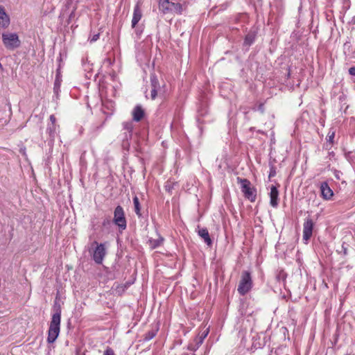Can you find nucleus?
<instances>
[{
    "label": "nucleus",
    "mask_w": 355,
    "mask_h": 355,
    "mask_svg": "<svg viewBox=\"0 0 355 355\" xmlns=\"http://www.w3.org/2000/svg\"><path fill=\"white\" fill-rule=\"evenodd\" d=\"M61 309L59 307L52 315L48 331L47 342L53 343L60 331Z\"/></svg>",
    "instance_id": "obj_1"
},
{
    "label": "nucleus",
    "mask_w": 355,
    "mask_h": 355,
    "mask_svg": "<svg viewBox=\"0 0 355 355\" xmlns=\"http://www.w3.org/2000/svg\"><path fill=\"white\" fill-rule=\"evenodd\" d=\"M237 182L241 184V189L244 197L252 202H255L257 199V189L252 186L250 180L238 177Z\"/></svg>",
    "instance_id": "obj_2"
},
{
    "label": "nucleus",
    "mask_w": 355,
    "mask_h": 355,
    "mask_svg": "<svg viewBox=\"0 0 355 355\" xmlns=\"http://www.w3.org/2000/svg\"><path fill=\"white\" fill-rule=\"evenodd\" d=\"M253 282L250 272L248 271H243L241 274V277L238 285L237 291L241 295L247 294L252 288Z\"/></svg>",
    "instance_id": "obj_3"
},
{
    "label": "nucleus",
    "mask_w": 355,
    "mask_h": 355,
    "mask_svg": "<svg viewBox=\"0 0 355 355\" xmlns=\"http://www.w3.org/2000/svg\"><path fill=\"white\" fill-rule=\"evenodd\" d=\"M2 41L5 47L8 50H14L20 46L21 42L17 33H3Z\"/></svg>",
    "instance_id": "obj_4"
},
{
    "label": "nucleus",
    "mask_w": 355,
    "mask_h": 355,
    "mask_svg": "<svg viewBox=\"0 0 355 355\" xmlns=\"http://www.w3.org/2000/svg\"><path fill=\"white\" fill-rule=\"evenodd\" d=\"M113 222L121 230H125L126 228L127 222L125 217L124 210L120 205H118L114 209Z\"/></svg>",
    "instance_id": "obj_5"
},
{
    "label": "nucleus",
    "mask_w": 355,
    "mask_h": 355,
    "mask_svg": "<svg viewBox=\"0 0 355 355\" xmlns=\"http://www.w3.org/2000/svg\"><path fill=\"white\" fill-rule=\"evenodd\" d=\"M313 227L314 222L311 218H307L304 220L303 223V240L306 243L312 236Z\"/></svg>",
    "instance_id": "obj_6"
},
{
    "label": "nucleus",
    "mask_w": 355,
    "mask_h": 355,
    "mask_svg": "<svg viewBox=\"0 0 355 355\" xmlns=\"http://www.w3.org/2000/svg\"><path fill=\"white\" fill-rule=\"evenodd\" d=\"M94 243L97 246L93 253V259L96 263L101 264L106 254L105 247L103 243L98 244L97 242H94Z\"/></svg>",
    "instance_id": "obj_7"
},
{
    "label": "nucleus",
    "mask_w": 355,
    "mask_h": 355,
    "mask_svg": "<svg viewBox=\"0 0 355 355\" xmlns=\"http://www.w3.org/2000/svg\"><path fill=\"white\" fill-rule=\"evenodd\" d=\"M209 332V329H207L204 330L202 332L199 333L198 336L193 340V344H191V345L189 347V349L193 351L197 350L202 344L205 338L207 336Z\"/></svg>",
    "instance_id": "obj_8"
},
{
    "label": "nucleus",
    "mask_w": 355,
    "mask_h": 355,
    "mask_svg": "<svg viewBox=\"0 0 355 355\" xmlns=\"http://www.w3.org/2000/svg\"><path fill=\"white\" fill-rule=\"evenodd\" d=\"M141 2H137L134 7L133 16L132 19V27L135 28L142 17V10L141 8Z\"/></svg>",
    "instance_id": "obj_9"
},
{
    "label": "nucleus",
    "mask_w": 355,
    "mask_h": 355,
    "mask_svg": "<svg viewBox=\"0 0 355 355\" xmlns=\"http://www.w3.org/2000/svg\"><path fill=\"white\" fill-rule=\"evenodd\" d=\"M278 197L279 191L277 188L274 185L271 186L270 192V205L274 208H276L278 206Z\"/></svg>",
    "instance_id": "obj_10"
},
{
    "label": "nucleus",
    "mask_w": 355,
    "mask_h": 355,
    "mask_svg": "<svg viewBox=\"0 0 355 355\" xmlns=\"http://www.w3.org/2000/svg\"><path fill=\"white\" fill-rule=\"evenodd\" d=\"M320 191L321 196L324 200H330L334 195L333 191L329 187L328 183L326 182L321 183Z\"/></svg>",
    "instance_id": "obj_11"
},
{
    "label": "nucleus",
    "mask_w": 355,
    "mask_h": 355,
    "mask_svg": "<svg viewBox=\"0 0 355 355\" xmlns=\"http://www.w3.org/2000/svg\"><path fill=\"white\" fill-rule=\"evenodd\" d=\"M171 3L168 0H159L158 8L159 10L164 14H167L173 11L171 8Z\"/></svg>",
    "instance_id": "obj_12"
},
{
    "label": "nucleus",
    "mask_w": 355,
    "mask_h": 355,
    "mask_svg": "<svg viewBox=\"0 0 355 355\" xmlns=\"http://www.w3.org/2000/svg\"><path fill=\"white\" fill-rule=\"evenodd\" d=\"M132 119L135 121H140L144 116L145 112L141 105H137L132 110Z\"/></svg>",
    "instance_id": "obj_13"
},
{
    "label": "nucleus",
    "mask_w": 355,
    "mask_h": 355,
    "mask_svg": "<svg viewBox=\"0 0 355 355\" xmlns=\"http://www.w3.org/2000/svg\"><path fill=\"white\" fill-rule=\"evenodd\" d=\"M10 24V17L6 14L4 8L0 6V26L6 28Z\"/></svg>",
    "instance_id": "obj_14"
},
{
    "label": "nucleus",
    "mask_w": 355,
    "mask_h": 355,
    "mask_svg": "<svg viewBox=\"0 0 355 355\" xmlns=\"http://www.w3.org/2000/svg\"><path fill=\"white\" fill-rule=\"evenodd\" d=\"M198 235L204 239L205 242L208 245L210 246L211 245L212 241L209 236V234L207 228L200 229L198 231Z\"/></svg>",
    "instance_id": "obj_15"
},
{
    "label": "nucleus",
    "mask_w": 355,
    "mask_h": 355,
    "mask_svg": "<svg viewBox=\"0 0 355 355\" xmlns=\"http://www.w3.org/2000/svg\"><path fill=\"white\" fill-rule=\"evenodd\" d=\"M133 204L135 214L140 217L141 216V206L139 198L137 196L133 197Z\"/></svg>",
    "instance_id": "obj_16"
},
{
    "label": "nucleus",
    "mask_w": 355,
    "mask_h": 355,
    "mask_svg": "<svg viewBox=\"0 0 355 355\" xmlns=\"http://www.w3.org/2000/svg\"><path fill=\"white\" fill-rule=\"evenodd\" d=\"M164 241V239L161 236H159L157 239H150L149 243L152 248H156L160 246Z\"/></svg>",
    "instance_id": "obj_17"
},
{
    "label": "nucleus",
    "mask_w": 355,
    "mask_h": 355,
    "mask_svg": "<svg viewBox=\"0 0 355 355\" xmlns=\"http://www.w3.org/2000/svg\"><path fill=\"white\" fill-rule=\"evenodd\" d=\"M157 331H158V328H156L155 329H152V330L148 331L144 335V340L145 341H148V340L153 339L156 336Z\"/></svg>",
    "instance_id": "obj_18"
},
{
    "label": "nucleus",
    "mask_w": 355,
    "mask_h": 355,
    "mask_svg": "<svg viewBox=\"0 0 355 355\" xmlns=\"http://www.w3.org/2000/svg\"><path fill=\"white\" fill-rule=\"evenodd\" d=\"M152 89L150 91V97L151 99L154 100L155 99L156 96H157V82L153 81L152 82Z\"/></svg>",
    "instance_id": "obj_19"
},
{
    "label": "nucleus",
    "mask_w": 355,
    "mask_h": 355,
    "mask_svg": "<svg viewBox=\"0 0 355 355\" xmlns=\"http://www.w3.org/2000/svg\"><path fill=\"white\" fill-rule=\"evenodd\" d=\"M171 8L176 13L181 14L182 11V6L179 3H171Z\"/></svg>",
    "instance_id": "obj_20"
},
{
    "label": "nucleus",
    "mask_w": 355,
    "mask_h": 355,
    "mask_svg": "<svg viewBox=\"0 0 355 355\" xmlns=\"http://www.w3.org/2000/svg\"><path fill=\"white\" fill-rule=\"evenodd\" d=\"M49 119L52 123V125H53V128H50V135H51V133L54 132L55 131V123H56V118L54 115H51L50 117H49Z\"/></svg>",
    "instance_id": "obj_21"
},
{
    "label": "nucleus",
    "mask_w": 355,
    "mask_h": 355,
    "mask_svg": "<svg viewBox=\"0 0 355 355\" xmlns=\"http://www.w3.org/2000/svg\"><path fill=\"white\" fill-rule=\"evenodd\" d=\"M103 355H116V354H115L114 350L111 347H107V348L105 349V350L103 352Z\"/></svg>",
    "instance_id": "obj_22"
},
{
    "label": "nucleus",
    "mask_w": 355,
    "mask_h": 355,
    "mask_svg": "<svg viewBox=\"0 0 355 355\" xmlns=\"http://www.w3.org/2000/svg\"><path fill=\"white\" fill-rule=\"evenodd\" d=\"M335 137V132H329L327 137H328V141L331 144L334 143V139Z\"/></svg>",
    "instance_id": "obj_23"
},
{
    "label": "nucleus",
    "mask_w": 355,
    "mask_h": 355,
    "mask_svg": "<svg viewBox=\"0 0 355 355\" xmlns=\"http://www.w3.org/2000/svg\"><path fill=\"white\" fill-rule=\"evenodd\" d=\"M253 42V38L251 35H248L245 38V43L247 44H251Z\"/></svg>",
    "instance_id": "obj_24"
},
{
    "label": "nucleus",
    "mask_w": 355,
    "mask_h": 355,
    "mask_svg": "<svg viewBox=\"0 0 355 355\" xmlns=\"http://www.w3.org/2000/svg\"><path fill=\"white\" fill-rule=\"evenodd\" d=\"M99 39V33L94 35L90 39L91 42L97 41Z\"/></svg>",
    "instance_id": "obj_25"
},
{
    "label": "nucleus",
    "mask_w": 355,
    "mask_h": 355,
    "mask_svg": "<svg viewBox=\"0 0 355 355\" xmlns=\"http://www.w3.org/2000/svg\"><path fill=\"white\" fill-rule=\"evenodd\" d=\"M349 73L352 76H355V67L349 68Z\"/></svg>",
    "instance_id": "obj_26"
},
{
    "label": "nucleus",
    "mask_w": 355,
    "mask_h": 355,
    "mask_svg": "<svg viewBox=\"0 0 355 355\" xmlns=\"http://www.w3.org/2000/svg\"><path fill=\"white\" fill-rule=\"evenodd\" d=\"M276 175V171L274 168H271L269 174V178L274 177Z\"/></svg>",
    "instance_id": "obj_27"
},
{
    "label": "nucleus",
    "mask_w": 355,
    "mask_h": 355,
    "mask_svg": "<svg viewBox=\"0 0 355 355\" xmlns=\"http://www.w3.org/2000/svg\"><path fill=\"white\" fill-rule=\"evenodd\" d=\"M343 253H344L345 255H346L347 254V248H344Z\"/></svg>",
    "instance_id": "obj_28"
}]
</instances>
